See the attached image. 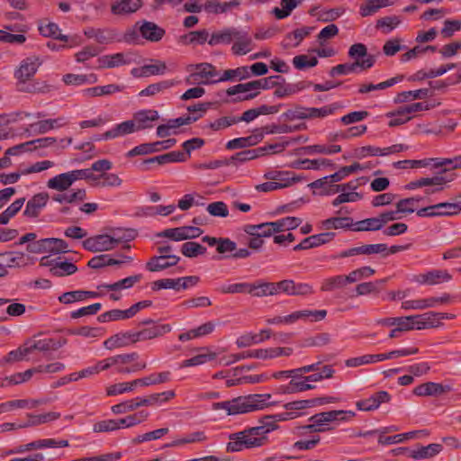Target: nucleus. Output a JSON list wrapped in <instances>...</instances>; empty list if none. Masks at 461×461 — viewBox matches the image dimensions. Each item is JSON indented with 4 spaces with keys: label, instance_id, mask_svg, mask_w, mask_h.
<instances>
[{
    "label": "nucleus",
    "instance_id": "nucleus-1",
    "mask_svg": "<svg viewBox=\"0 0 461 461\" xmlns=\"http://www.w3.org/2000/svg\"><path fill=\"white\" fill-rule=\"evenodd\" d=\"M271 394H249L240 396L230 401L215 402L212 404L214 411L224 410L229 415L241 414L262 410L270 405Z\"/></svg>",
    "mask_w": 461,
    "mask_h": 461
},
{
    "label": "nucleus",
    "instance_id": "nucleus-2",
    "mask_svg": "<svg viewBox=\"0 0 461 461\" xmlns=\"http://www.w3.org/2000/svg\"><path fill=\"white\" fill-rule=\"evenodd\" d=\"M187 70L190 75L185 82L189 85H212L220 82V72L211 63L191 64Z\"/></svg>",
    "mask_w": 461,
    "mask_h": 461
},
{
    "label": "nucleus",
    "instance_id": "nucleus-3",
    "mask_svg": "<svg viewBox=\"0 0 461 461\" xmlns=\"http://www.w3.org/2000/svg\"><path fill=\"white\" fill-rule=\"evenodd\" d=\"M39 66V59L35 57H30L22 61L14 74L18 80V88L20 91L28 93L41 91V87L37 86L36 84L26 85V82L37 72Z\"/></svg>",
    "mask_w": 461,
    "mask_h": 461
},
{
    "label": "nucleus",
    "instance_id": "nucleus-4",
    "mask_svg": "<svg viewBox=\"0 0 461 461\" xmlns=\"http://www.w3.org/2000/svg\"><path fill=\"white\" fill-rule=\"evenodd\" d=\"M27 251L34 254H59L66 253L69 250L68 245L64 240L46 238L29 243L27 246Z\"/></svg>",
    "mask_w": 461,
    "mask_h": 461
},
{
    "label": "nucleus",
    "instance_id": "nucleus-5",
    "mask_svg": "<svg viewBox=\"0 0 461 461\" xmlns=\"http://www.w3.org/2000/svg\"><path fill=\"white\" fill-rule=\"evenodd\" d=\"M279 79H281L280 76H273L267 78L250 81L245 84H239L234 86L229 87L226 93L228 95H234L237 94H243L260 88L270 89L278 85Z\"/></svg>",
    "mask_w": 461,
    "mask_h": 461
},
{
    "label": "nucleus",
    "instance_id": "nucleus-6",
    "mask_svg": "<svg viewBox=\"0 0 461 461\" xmlns=\"http://www.w3.org/2000/svg\"><path fill=\"white\" fill-rule=\"evenodd\" d=\"M461 212V206L458 203H439L417 211L420 217L434 216H452Z\"/></svg>",
    "mask_w": 461,
    "mask_h": 461
},
{
    "label": "nucleus",
    "instance_id": "nucleus-7",
    "mask_svg": "<svg viewBox=\"0 0 461 461\" xmlns=\"http://www.w3.org/2000/svg\"><path fill=\"white\" fill-rule=\"evenodd\" d=\"M246 433L247 432L243 430L230 434L229 437L230 442L227 445V451L238 452L244 448H251L264 445V438L251 439Z\"/></svg>",
    "mask_w": 461,
    "mask_h": 461
},
{
    "label": "nucleus",
    "instance_id": "nucleus-8",
    "mask_svg": "<svg viewBox=\"0 0 461 461\" xmlns=\"http://www.w3.org/2000/svg\"><path fill=\"white\" fill-rule=\"evenodd\" d=\"M159 401L158 395H149L145 398H137L136 400H130L119 404L112 406V411L114 414H123L136 410L141 406H151L158 403Z\"/></svg>",
    "mask_w": 461,
    "mask_h": 461
},
{
    "label": "nucleus",
    "instance_id": "nucleus-9",
    "mask_svg": "<svg viewBox=\"0 0 461 461\" xmlns=\"http://www.w3.org/2000/svg\"><path fill=\"white\" fill-rule=\"evenodd\" d=\"M390 401L391 395L386 391H379L367 399L357 401L356 406L359 411H371L378 409L382 403Z\"/></svg>",
    "mask_w": 461,
    "mask_h": 461
},
{
    "label": "nucleus",
    "instance_id": "nucleus-10",
    "mask_svg": "<svg viewBox=\"0 0 461 461\" xmlns=\"http://www.w3.org/2000/svg\"><path fill=\"white\" fill-rule=\"evenodd\" d=\"M83 247L91 252H104L113 249L110 235L107 234L96 235L85 240Z\"/></svg>",
    "mask_w": 461,
    "mask_h": 461
},
{
    "label": "nucleus",
    "instance_id": "nucleus-11",
    "mask_svg": "<svg viewBox=\"0 0 461 461\" xmlns=\"http://www.w3.org/2000/svg\"><path fill=\"white\" fill-rule=\"evenodd\" d=\"M180 258L176 255H160L152 257L146 264L150 272H157L176 266Z\"/></svg>",
    "mask_w": 461,
    "mask_h": 461
},
{
    "label": "nucleus",
    "instance_id": "nucleus-12",
    "mask_svg": "<svg viewBox=\"0 0 461 461\" xmlns=\"http://www.w3.org/2000/svg\"><path fill=\"white\" fill-rule=\"evenodd\" d=\"M24 264V254L10 251L0 254V276L7 275L8 267H20Z\"/></svg>",
    "mask_w": 461,
    "mask_h": 461
},
{
    "label": "nucleus",
    "instance_id": "nucleus-13",
    "mask_svg": "<svg viewBox=\"0 0 461 461\" xmlns=\"http://www.w3.org/2000/svg\"><path fill=\"white\" fill-rule=\"evenodd\" d=\"M359 68L361 70H366L372 68V59H367L366 60L357 59L353 63H344L333 67L330 70V77H336L338 75H348L353 73Z\"/></svg>",
    "mask_w": 461,
    "mask_h": 461
},
{
    "label": "nucleus",
    "instance_id": "nucleus-14",
    "mask_svg": "<svg viewBox=\"0 0 461 461\" xmlns=\"http://www.w3.org/2000/svg\"><path fill=\"white\" fill-rule=\"evenodd\" d=\"M48 200L49 194L47 193H39L33 195L27 202L23 214L28 218L38 217L41 209L47 204Z\"/></svg>",
    "mask_w": 461,
    "mask_h": 461
},
{
    "label": "nucleus",
    "instance_id": "nucleus-15",
    "mask_svg": "<svg viewBox=\"0 0 461 461\" xmlns=\"http://www.w3.org/2000/svg\"><path fill=\"white\" fill-rule=\"evenodd\" d=\"M335 237L334 232H323L310 236L303 240V241L294 248V250L309 249L319 247L331 241Z\"/></svg>",
    "mask_w": 461,
    "mask_h": 461
},
{
    "label": "nucleus",
    "instance_id": "nucleus-16",
    "mask_svg": "<svg viewBox=\"0 0 461 461\" xmlns=\"http://www.w3.org/2000/svg\"><path fill=\"white\" fill-rule=\"evenodd\" d=\"M41 264L42 266H50L51 275L59 277L69 276L77 271V267L75 264L67 261L55 262L52 264V261L47 260V258H42Z\"/></svg>",
    "mask_w": 461,
    "mask_h": 461
},
{
    "label": "nucleus",
    "instance_id": "nucleus-17",
    "mask_svg": "<svg viewBox=\"0 0 461 461\" xmlns=\"http://www.w3.org/2000/svg\"><path fill=\"white\" fill-rule=\"evenodd\" d=\"M450 390L451 387L449 385L444 386L441 384L427 382L415 387L413 393L417 396H438Z\"/></svg>",
    "mask_w": 461,
    "mask_h": 461
},
{
    "label": "nucleus",
    "instance_id": "nucleus-18",
    "mask_svg": "<svg viewBox=\"0 0 461 461\" xmlns=\"http://www.w3.org/2000/svg\"><path fill=\"white\" fill-rule=\"evenodd\" d=\"M171 330L169 324L154 325L153 327L143 329L140 331L133 332V341L152 339L160 337Z\"/></svg>",
    "mask_w": 461,
    "mask_h": 461
},
{
    "label": "nucleus",
    "instance_id": "nucleus-19",
    "mask_svg": "<svg viewBox=\"0 0 461 461\" xmlns=\"http://www.w3.org/2000/svg\"><path fill=\"white\" fill-rule=\"evenodd\" d=\"M435 312H429L420 315L410 316L412 320H411V325L413 329L417 330H425L437 328L441 325V322L436 321Z\"/></svg>",
    "mask_w": 461,
    "mask_h": 461
},
{
    "label": "nucleus",
    "instance_id": "nucleus-20",
    "mask_svg": "<svg viewBox=\"0 0 461 461\" xmlns=\"http://www.w3.org/2000/svg\"><path fill=\"white\" fill-rule=\"evenodd\" d=\"M99 67L104 68H113L132 62L131 54L116 53L105 55L99 59Z\"/></svg>",
    "mask_w": 461,
    "mask_h": 461
},
{
    "label": "nucleus",
    "instance_id": "nucleus-21",
    "mask_svg": "<svg viewBox=\"0 0 461 461\" xmlns=\"http://www.w3.org/2000/svg\"><path fill=\"white\" fill-rule=\"evenodd\" d=\"M140 32L144 39L153 42L159 41L166 33L163 28L148 21H144L140 26Z\"/></svg>",
    "mask_w": 461,
    "mask_h": 461
},
{
    "label": "nucleus",
    "instance_id": "nucleus-22",
    "mask_svg": "<svg viewBox=\"0 0 461 461\" xmlns=\"http://www.w3.org/2000/svg\"><path fill=\"white\" fill-rule=\"evenodd\" d=\"M158 113L155 110H143L136 113L133 116V122L136 125V131L144 130L152 127L150 122L158 120Z\"/></svg>",
    "mask_w": 461,
    "mask_h": 461
},
{
    "label": "nucleus",
    "instance_id": "nucleus-23",
    "mask_svg": "<svg viewBox=\"0 0 461 461\" xmlns=\"http://www.w3.org/2000/svg\"><path fill=\"white\" fill-rule=\"evenodd\" d=\"M233 41L231 50L235 55H245L251 50L252 39L247 32L238 30Z\"/></svg>",
    "mask_w": 461,
    "mask_h": 461
},
{
    "label": "nucleus",
    "instance_id": "nucleus-24",
    "mask_svg": "<svg viewBox=\"0 0 461 461\" xmlns=\"http://www.w3.org/2000/svg\"><path fill=\"white\" fill-rule=\"evenodd\" d=\"M244 358L270 359L269 348H259L230 355L225 362V366H230Z\"/></svg>",
    "mask_w": 461,
    "mask_h": 461
},
{
    "label": "nucleus",
    "instance_id": "nucleus-25",
    "mask_svg": "<svg viewBox=\"0 0 461 461\" xmlns=\"http://www.w3.org/2000/svg\"><path fill=\"white\" fill-rule=\"evenodd\" d=\"M323 167H330L335 168V165L329 159L319 158V159H300L295 160L291 164V167L300 169H313L319 170Z\"/></svg>",
    "mask_w": 461,
    "mask_h": 461
},
{
    "label": "nucleus",
    "instance_id": "nucleus-26",
    "mask_svg": "<svg viewBox=\"0 0 461 461\" xmlns=\"http://www.w3.org/2000/svg\"><path fill=\"white\" fill-rule=\"evenodd\" d=\"M249 294L253 297H264L276 294L274 283L258 280L250 283Z\"/></svg>",
    "mask_w": 461,
    "mask_h": 461
},
{
    "label": "nucleus",
    "instance_id": "nucleus-27",
    "mask_svg": "<svg viewBox=\"0 0 461 461\" xmlns=\"http://www.w3.org/2000/svg\"><path fill=\"white\" fill-rule=\"evenodd\" d=\"M246 138H237L230 140L226 144L228 149H242L249 146H254L263 140V132H257Z\"/></svg>",
    "mask_w": 461,
    "mask_h": 461
},
{
    "label": "nucleus",
    "instance_id": "nucleus-28",
    "mask_svg": "<svg viewBox=\"0 0 461 461\" xmlns=\"http://www.w3.org/2000/svg\"><path fill=\"white\" fill-rule=\"evenodd\" d=\"M187 158L186 155L182 151H171L163 155L153 157L144 160V164L158 163L164 165L171 162H184Z\"/></svg>",
    "mask_w": 461,
    "mask_h": 461
},
{
    "label": "nucleus",
    "instance_id": "nucleus-29",
    "mask_svg": "<svg viewBox=\"0 0 461 461\" xmlns=\"http://www.w3.org/2000/svg\"><path fill=\"white\" fill-rule=\"evenodd\" d=\"M451 279V276L446 270H433L418 277V282L428 285H437L447 282Z\"/></svg>",
    "mask_w": 461,
    "mask_h": 461
},
{
    "label": "nucleus",
    "instance_id": "nucleus-30",
    "mask_svg": "<svg viewBox=\"0 0 461 461\" xmlns=\"http://www.w3.org/2000/svg\"><path fill=\"white\" fill-rule=\"evenodd\" d=\"M74 184L72 176L69 172L59 174L47 182V186L59 192L68 189Z\"/></svg>",
    "mask_w": 461,
    "mask_h": 461
},
{
    "label": "nucleus",
    "instance_id": "nucleus-31",
    "mask_svg": "<svg viewBox=\"0 0 461 461\" xmlns=\"http://www.w3.org/2000/svg\"><path fill=\"white\" fill-rule=\"evenodd\" d=\"M59 417H60V414L59 412H54V411L47 412L44 414H39V415L29 414L28 421L23 424L18 425V428L22 429V428L38 426V425L44 424V423H47L51 420H55L59 419Z\"/></svg>",
    "mask_w": 461,
    "mask_h": 461
},
{
    "label": "nucleus",
    "instance_id": "nucleus-32",
    "mask_svg": "<svg viewBox=\"0 0 461 461\" xmlns=\"http://www.w3.org/2000/svg\"><path fill=\"white\" fill-rule=\"evenodd\" d=\"M124 89L123 86L116 84H109L102 86H95L87 88L84 91L85 95L91 97L109 95L114 93L122 92Z\"/></svg>",
    "mask_w": 461,
    "mask_h": 461
},
{
    "label": "nucleus",
    "instance_id": "nucleus-33",
    "mask_svg": "<svg viewBox=\"0 0 461 461\" xmlns=\"http://www.w3.org/2000/svg\"><path fill=\"white\" fill-rule=\"evenodd\" d=\"M302 223V220L297 217H285L276 221L267 222L268 227H272V230L276 233L284 230H294Z\"/></svg>",
    "mask_w": 461,
    "mask_h": 461
},
{
    "label": "nucleus",
    "instance_id": "nucleus-34",
    "mask_svg": "<svg viewBox=\"0 0 461 461\" xmlns=\"http://www.w3.org/2000/svg\"><path fill=\"white\" fill-rule=\"evenodd\" d=\"M443 447L440 444H429L425 447H420L416 450H412L410 454V456L414 459H423L429 458L442 451Z\"/></svg>",
    "mask_w": 461,
    "mask_h": 461
},
{
    "label": "nucleus",
    "instance_id": "nucleus-35",
    "mask_svg": "<svg viewBox=\"0 0 461 461\" xmlns=\"http://www.w3.org/2000/svg\"><path fill=\"white\" fill-rule=\"evenodd\" d=\"M237 34V29L228 28L223 30L222 32L213 33L211 36L210 40L208 41V43L212 46L218 45L221 43L229 44L235 39V36Z\"/></svg>",
    "mask_w": 461,
    "mask_h": 461
},
{
    "label": "nucleus",
    "instance_id": "nucleus-36",
    "mask_svg": "<svg viewBox=\"0 0 461 461\" xmlns=\"http://www.w3.org/2000/svg\"><path fill=\"white\" fill-rule=\"evenodd\" d=\"M353 226V219L350 217H331L321 222V228L330 229H349Z\"/></svg>",
    "mask_w": 461,
    "mask_h": 461
},
{
    "label": "nucleus",
    "instance_id": "nucleus-37",
    "mask_svg": "<svg viewBox=\"0 0 461 461\" xmlns=\"http://www.w3.org/2000/svg\"><path fill=\"white\" fill-rule=\"evenodd\" d=\"M298 150L301 154L304 155L333 154L339 152L341 150V147L339 145H331L330 147H326L324 145H311L302 147Z\"/></svg>",
    "mask_w": 461,
    "mask_h": 461
},
{
    "label": "nucleus",
    "instance_id": "nucleus-38",
    "mask_svg": "<svg viewBox=\"0 0 461 461\" xmlns=\"http://www.w3.org/2000/svg\"><path fill=\"white\" fill-rule=\"evenodd\" d=\"M422 433L424 435H428L429 432L426 430H414L402 434H397L393 436L383 437L380 436L378 438V442L382 445H392L402 442L403 440L413 438L417 434Z\"/></svg>",
    "mask_w": 461,
    "mask_h": 461
},
{
    "label": "nucleus",
    "instance_id": "nucleus-39",
    "mask_svg": "<svg viewBox=\"0 0 461 461\" xmlns=\"http://www.w3.org/2000/svg\"><path fill=\"white\" fill-rule=\"evenodd\" d=\"M63 81L66 85L68 86H81L84 84H94L97 82V77L95 74H66L63 76Z\"/></svg>",
    "mask_w": 461,
    "mask_h": 461
},
{
    "label": "nucleus",
    "instance_id": "nucleus-40",
    "mask_svg": "<svg viewBox=\"0 0 461 461\" xmlns=\"http://www.w3.org/2000/svg\"><path fill=\"white\" fill-rule=\"evenodd\" d=\"M141 279V275H135L123 278L113 284H104L98 286V288H106L109 291H118L122 289L131 288Z\"/></svg>",
    "mask_w": 461,
    "mask_h": 461
},
{
    "label": "nucleus",
    "instance_id": "nucleus-41",
    "mask_svg": "<svg viewBox=\"0 0 461 461\" xmlns=\"http://www.w3.org/2000/svg\"><path fill=\"white\" fill-rule=\"evenodd\" d=\"M302 3V0H281V6L275 7L272 10V14L277 18V19H284L290 15L291 12L296 8L300 4Z\"/></svg>",
    "mask_w": 461,
    "mask_h": 461
},
{
    "label": "nucleus",
    "instance_id": "nucleus-42",
    "mask_svg": "<svg viewBox=\"0 0 461 461\" xmlns=\"http://www.w3.org/2000/svg\"><path fill=\"white\" fill-rule=\"evenodd\" d=\"M348 56L355 59L366 60L367 59H372V67L375 62V57L367 53L366 46L363 43H355L348 50Z\"/></svg>",
    "mask_w": 461,
    "mask_h": 461
},
{
    "label": "nucleus",
    "instance_id": "nucleus-43",
    "mask_svg": "<svg viewBox=\"0 0 461 461\" xmlns=\"http://www.w3.org/2000/svg\"><path fill=\"white\" fill-rule=\"evenodd\" d=\"M261 156H264V149L257 148L254 149H247L238 152L230 158V164L236 165L237 162H246L259 158Z\"/></svg>",
    "mask_w": 461,
    "mask_h": 461
},
{
    "label": "nucleus",
    "instance_id": "nucleus-44",
    "mask_svg": "<svg viewBox=\"0 0 461 461\" xmlns=\"http://www.w3.org/2000/svg\"><path fill=\"white\" fill-rule=\"evenodd\" d=\"M382 354L364 355L347 359L345 364L348 367H356L363 365H368L375 362L384 361Z\"/></svg>",
    "mask_w": 461,
    "mask_h": 461
},
{
    "label": "nucleus",
    "instance_id": "nucleus-45",
    "mask_svg": "<svg viewBox=\"0 0 461 461\" xmlns=\"http://www.w3.org/2000/svg\"><path fill=\"white\" fill-rule=\"evenodd\" d=\"M353 226L354 231H375L383 229L377 216L353 222Z\"/></svg>",
    "mask_w": 461,
    "mask_h": 461
},
{
    "label": "nucleus",
    "instance_id": "nucleus-46",
    "mask_svg": "<svg viewBox=\"0 0 461 461\" xmlns=\"http://www.w3.org/2000/svg\"><path fill=\"white\" fill-rule=\"evenodd\" d=\"M175 85L174 80H164L156 84L148 86L145 89L141 90L139 94L140 96H152L166 89L172 87Z\"/></svg>",
    "mask_w": 461,
    "mask_h": 461
},
{
    "label": "nucleus",
    "instance_id": "nucleus-47",
    "mask_svg": "<svg viewBox=\"0 0 461 461\" xmlns=\"http://www.w3.org/2000/svg\"><path fill=\"white\" fill-rule=\"evenodd\" d=\"M249 67H240L235 69H227L223 74L220 75V82L233 80L238 78L243 80L249 77Z\"/></svg>",
    "mask_w": 461,
    "mask_h": 461
},
{
    "label": "nucleus",
    "instance_id": "nucleus-48",
    "mask_svg": "<svg viewBox=\"0 0 461 461\" xmlns=\"http://www.w3.org/2000/svg\"><path fill=\"white\" fill-rule=\"evenodd\" d=\"M345 276L339 275L325 279L321 286V290L323 292H331L336 289L344 288L347 285Z\"/></svg>",
    "mask_w": 461,
    "mask_h": 461
},
{
    "label": "nucleus",
    "instance_id": "nucleus-49",
    "mask_svg": "<svg viewBox=\"0 0 461 461\" xmlns=\"http://www.w3.org/2000/svg\"><path fill=\"white\" fill-rule=\"evenodd\" d=\"M136 237V231L131 229L119 230L114 231L113 235H110L113 249L122 243H128L134 240Z\"/></svg>",
    "mask_w": 461,
    "mask_h": 461
},
{
    "label": "nucleus",
    "instance_id": "nucleus-50",
    "mask_svg": "<svg viewBox=\"0 0 461 461\" xmlns=\"http://www.w3.org/2000/svg\"><path fill=\"white\" fill-rule=\"evenodd\" d=\"M60 120L61 119H49L40 121L38 122L30 124L29 128L37 134H44L56 127H59L60 124H59V122Z\"/></svg>",
    "mask_w": 461,
    "mask_h": 461
},
{
    "label": "nucleus",
    "instance_id": "nucleus-51",
    "mask_svg": "<svg viewBox=\"0 0 461 461\" xmlns=\"http://www.w3.org/2000/svg\"><path fill=\"white\" fill-rule=\"evenodd\" d=\"M39 30L42 36L44 37H52L57 40H60L62 41H68V36L61 34L59 32V28L58 24L54 23H49L45 25H41Z\"/></svg>",
    "mask_w": 461,
    "mask_h": 461
},
{
    "label": "nucleus",
    "instance_id": "nucleus-52",
    "mask_svg": "<svg viewBox=\"0 0 461 461\" xmlns=\"http://www.w3.org/2000/svg\"><path fill=\"white\" fill-rule=\"evenodd\" d=\"M402 76H398V77L390 78L386 81L376 84V85H374V84L362 85L358 91L361 94H366V93H369L373 90H383L387 87L393 86L394 84L402 81Z\"/></svg>",
    "mask_w": 461,
    "mask_h": 461
},
{
    "label": "nucleus",
    "instance_id": "nucleus-53",
    "mask_svg": "<svg viewBox=\"0 0 461 461\" xmlns=\"http://www.w3.org/2000/svg\"><path fill=\"white\" fill-rule=\"evenodd\" d=\"M317 64L318 59L316 57H309L305 54L295 56L293 59V65L298 70H304L310 68H313Z\"/></svg>",
    "mask_w": 461,
    "mask_h": 461
},
{
    "label": "nucleus",
    "instance_id": "nucleus-54",
    "mask_svg": "<svg viewBox=\"0 0 461 461\" xmlns=\"http://www.w3.org/2000/svg\"><path fill=\"white\" fill-rule=\"evenodd\" d=\"M295 129V127L287 124H270L260 129H256V131L263 132L264 136L265 134L291 133L294 132Z\"/></svg>",
    "mask_w": 461,
    "mask_h": 461
},
{
    "label": "nucleus",
    "instance_id": "nucleus-55",
    "mask_svg": "<svg viewBox=\"0 0 461 461\" xmlns=\"http://www.w3.org/2000/svg\"><path fill=\"white\" fill-rule=\"evenodd\" d=\"M209 36L206 30L194 31L181 37V41L185 44L198 43L203 44Z\"/></svg>",
    "mask_w": 461,
    "mask_h": 461
},
{
    "label": "nucleus",
    "instance_id": "nucleus-56",
    "mask_svg": "<svg viewBox=\"0 0 461 461\" xmlns=\"http://www.w3.org/2000/svg\"><path fill=\"white\" fill-rule=\"evenodd\" d=\"M344 413L342 410L330 411L317 413L310 418V420L316 422L322 427L325 423L336 420L338 416Z\"/></svg>",
    "mask_w": 461,
    "mask_h": 461
},
{
    "label": "nucleus",
    "instance_id": "nucleus-57",
    "mask_svg": "<svg viewBox=\"0 0 461 461\" xmlns=\"http://www.w3.org/2000/svg\"><path fill=\"white\" fill-rule=\"evenodd\" d=\"M182 278H176V279H160L157 280L152 283L151 288L154 291L160 290V289H175L176 291L181 289V282Z\"/></svg>",
    "mask_w": 461,
    "mask_h": 461
},
{
    "label": "nucleus",
    "instance_id": "nucleus-58",
    "mask_svg": "<svg viewBox=\"0 0 461 461\" xmlns=\"http://www.w3.org/2000/svg\"><path fill=\"white\" fill-rule=\"evenodd\" d=\"M206 248L194 241L185 242L181 247V252L187 258H195L198 255L204 254Z\"/></svg>",
    "mask_w": 461,
    "mask_h": 461
},
{
    "label": "nucleus",
    "instance_id": "nucleus-59",
    "mask_svg": "<svg viewBox=\"0 0 461 461\" xmlns=\"http://www.w3.org/2000/svg\"><path fill=\"white\" fill-rule=\"evenodd\" d=\"M169 379H170V373L168 371H167V372H161V373L158 374L157 375H151L149 376L140 378L138 383H140V385L149 386V385H152V384H159L167 383V381H169Z\"/></svg>",
    "mask_w": 461,
    "mask_h": 461
},
{
    "label": "nucleus",
    "instance_id": "nucleus-60",
    "mask_svg": "<svg viewBox=\"0 0 461 461\" xmlns=\"http://www.w3.org/2000/svg\"><path fill=\"white\" fill-rule=\"evenodd\" d=\"M294 416L292 415L291 412L280 413L276 415L265 416L261 420V425L265 427V429H269V432L273 431L276 429V422L277 420H285L288 419H293Z\"/></svg>",
    "mask_w": 461,
    "mask_h": 461
},
{
    "label": "nucleus",
    "instance_id": "nucleus-61",
    "mask_svg": "<svg viewBox=\"0 0 461 461\" xmlns=\"http://www.w3.org/2000/svg\"><path fill=\"white\" fill-rule=\"evenodd\" d=\"M98 179H103L102 183L96 182L95 185L102 187H115L122 184L121 177L113 173H102L97 176Z\"/></svg>",
    "mask_w": 461,
    "mask_h": 461
},
{
    "label": "nucleus",
    "instance_id": "nucleus-62",
    "mask_svg": "<svg viewBox=\"0 0 461 461\" xmlns=\"http://www.w3.org/2000/svg\"><path fill=\"white\" fill-rule=\"evenodd\" d=\"M139 379H135L130 383H120L116 384L111 385L107 389L108 395H116L121 394L126 392H131L134 389L135 386L140 385Z\"/></svg>",
    "mask_w": 461,
    "mask_h": 461
},
{
    "label": "nucleus",
    "instance_id": "nucleus-63",
    "mask_svg": "<svg viewBox=\"0 0 461 461\" xmlns=\"http://www.w3.org/2000/svg\"><path fill=\"white\" fill-rule=\"evenodd\" d=\"M362 169V167L359 163H354L350 166L342 167L339 171L335 172L334 174L329 176L330 180L331 182H339L341 181L346 176L354 173L357 170Z\"/></svg>",
    "mask_w": 461,
    "mask_h": 461
},
{
    "label": "nucleus",
    "instance_id": "nucleus-64",
    "mask_svg": "<svg viewBox=\"0 0 461 461\" xmlns=\"http://www.w3.org/2000/svg\"><path fill=\"white\" fill-rule=\"evenodd\" d=\"M206 210L214 217H227L229 215L228 207L223 202L211 203L207 205Z\"/></svg>",
    "mask_w": 461,
    "mask_h": 461
}]
</instances>
